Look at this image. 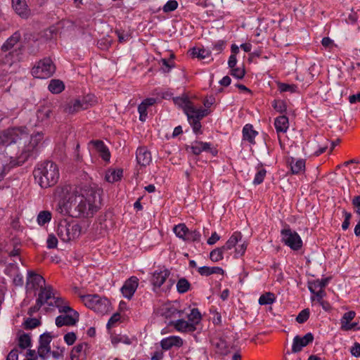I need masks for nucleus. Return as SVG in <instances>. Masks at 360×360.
Masks as SVG:
<instances>
[{
  "label": "nucleus",
  "mask_w": 360,
  "mask_h": 360,
  "mask_svg": "<svg viewBox=\"0 0 360 360\" xmlns=\"http://www.w3.org/2000/svg\"><path fill=\"white\" fill-rule=\"evenodd\" d=\"M350 352L353 356L355 357L360 356V344L358 342H355L354 345L352 347Z\"/></svg>",
  "instance_id": "69168bd1"
},
{
  "label": "nucleus",
  "mask_w": 360,
  "mask_h": 360,
  "mask_svg": "<svg viewBox=\"0 0 360 360\" xmlns=\"http://www.w3.org/2000/svg\"><path fill=\"white\" fill-rule=\"evenodd\" d=\"M266 174V171L265 169L262 167L259 168L255 174V179L253 180V184L255 185H259L262 184Z\"/></svg>",
  "instance_id": "49530a36"
},
{
  "label": "nucleus",
  "mask_w": 360,
  "mask_h": 360,
  "mask_svg": "<svg viewBox=\"0 0 360 360\" xmlns=\"http://www.w3.org/2000/svg\"><path fill=\"white\" fill-rule=\"evenodd\" d=\"M224 46L225 41L224 40H219L214 44L213 49L219 53L224 50Z\"/></svg>",
  "instance_id": "0e129e2a"
},
{
  "label": "nucleus",
  "mask_w": 360,
  "mask_h": 360,
  "mask_svg": "<svg viewBox=\"0 0 360 360\" xmlns=\"http://www.w3.org/2000/svg\"><path fill=\"white\" fill-rule=\"evenodd\" d=\"M275 295L272 292H265L259 298V304L260 305L271 304L275 301Z\"/></svg>",
  "instance_id": "58836bf2"
},
{
  "label": "nucleus",
  "mask_w": 360,
  "mask_h": 360,
  "mask_svg": "<svg viewBox=\"0 0 360 360\" xmlns=\"http://www.w3.org/2000/svg\"><path fill=\"white\" fill-rule=\"evenodd\" d=\"M231 75L237 79H241L244 77L245 75V71L244 68L235 67L231 69Z\"/></svg>",
  "instance_id": "864d4df0"
},
{
  "label": "nucleus",
  "mask_w": 360,
  "mask_h": 360,
  "mask_svg": "<svg viewBox=\"0 0 360 360\" xmlns=\"http://www.w3.org/2000/svg\"><path fill=\"white\" fill-rule=\"evenodd\" d=\"M31 346L30 336L27 333H23L18 338V347L23 352L25 349Z\"/></svg>",
  "instance_id": "72a5a7b5"
},
{
  "label": "nucleus",
  "mask_w": 360,
  "mask_h": 360,
  "mask_svg": "<svg viewBox=\"0 0 360 360\" xmlns=\"http://www.w3.org/2000/svg\"><path fill=\"white\" fill-rule=\"evenodd\" d=\"M222 354L231 360H240L243 357L241 352L236 348H231L222 352Z\"/></svg>",
  "instance_id": "4c0bfd02"
},
{
  "label": "nucleus",
  "mask_w": 360,
  "mask_h": 360,
  "mask_svg": "<svg viewBox=\"0 0 360 360\" xmlns=\"http://www.w3.org/2000/svg\"><path fill=\"white\" fill-rule=\"evenodd\" d=\"M258 134V132L253 129L252 124H247L243 129V140L248 141L251 144H255V138Z\"/></svg>",
  "instance_id": "bb28decb"
},
{
  "label": "nucleus",
  "mask_w": 360,
  "mask_h": 360,
  "mask_svg": "<svg viewBox=\"0 0 360 360\" xmlns=\"http://www.w3.org/2000/svg\"><path fill=\"white\" fill-rule=\"evenodd\" d=\"M190 288L191 284L186 278H181L177 281L176 290L179 293H186L190 290Z\"/></svg>",
  "instance_id": "e433bc0d"
},
{
  "label": "nucleus",
  "mask_w": 360,
  "mask_h": 360,
  "mask_svg": "<svg viewBox=\"0 0 360 360\" xmlns=\"http://www.w3.org/2000/svg\"><path fill=\"white\" fill-rule=\"evenodd\" d=\"M48 89L53 94H60L65 89V84L60 79H51Z\"/></svg>",
  "instance_id": "473e14b6"
},
{
  "label": "nucleus",
  "mask_w": 360,
  "mask_h": 360,
  "mask_svg": "<svg viewBox=\"0 0 360 360\" xmlns=\"http://www.w3.org/2000/svg\"><path fill=\"white\" fill-rule=\"evenodd\" d=\"M41 324L39 320L35 318H28L25 321V328L26 329H33Z\"/></svg>",
  "instance_id": "603ef678"
},
{
  "label": "nucleus",
  "mask_w": 360,
  "mask_h": 360,
  "mask_svg": "<svg viewBox=\"0 0 360 360\" xmlns=\"http://www.w3.org/2000/svg\"><path fill=\"white\" fill-rule=\"evenodd\" d=\"M39 143V141L32 136L30 143L25 146L20 154L17 157L16 165H21L25 163L29 158L32 157L37 150Z\"/></svg>",
  "instance_id": "9b49d317"
},
{
  "label": "nucleus",
  "mask_w": 360,
  "mask_h": 360,
  "mask_svg": "<svg viewBox=\"0 0 360 360\" xmlns=\"http://www.w3.org/2000/svg\"><path fill=\"white\" fill-rule=\"evenodd\" d=\"M52 337L49 333H44L41 335L39 340V347L37 352L34 349H27L24 354L25 360H36L37 356L41 359H46L52 355L54 359H60L63 357V349L57 351H51L50 343Z\"/></svg>",
  "instance_id": "20e7f679"
},
{
  "label": "nucleus",
  "mask_w": 360,
  "mask_h": 360,
  "mask_svg": "<svg viewBox=\"0 0 360 360\" xmlns=\"http://www.w3.org/2000/svg\"><path fill=\"white\" fill-rule=\"evenodd\" d=\"M281 241L292 250L297 251L302 248V240L299 234L292 231L289 226L281 231Z\"/></svg>",
  "instance_id": "1a4fd4ad"
},
{
  "label": "nucleus",
  "mask_w": 360,
  "mask_h": 360,
  "mask_svg": "<svg viewBox=\"0 0 360 360\" xmlns=\"http://www.w3.org/2000/svg\"><path fill=\"white\" fill-rule=\"evenodd\" d=\"M343 214H344L345 219L342 224V229L343 230H347L349 228V224H350V219L352 217V214L345 210L343 211Z\"/></svg>",
  "instance_id": "bf43d9fd"
},
{
  "label": "nucleus",
  "mask_w": 360,
  "mask_h": 360,
  "mask_svg": "<svg viewBox=\"0 0 360 360\" xmlns=\"http://www.w3.org/2000/svg\"><path fill=\"white\" fill-rule=\"evenodd\" d=\"M12 8L20 17L27 19L31 15V11L28 8L25 0H11Z\"/></svg>",
  "instance_id": "f3484780"
},
{
  "label": "nucleus",
  "mask_w": 360,
  "mask_h": 360,
  "mask_svg": "<svg viewBox=\"0 0 360 360\" xmlns=\"http://www.w3.org/2000/svg\"><path fill=\"white\" fill-rule=\"evenodd\" d=\"M47 248L49 249L56 248L58 245V239L54 234L51 233L48 236L46 240Z\"/></svg>",
  "instance_id": "5fc2aeb1"
},
{
  "label": "nucleus",
  "mask_w": 360,
  "mask_h": 360,
  "mask_svg": "<svg viewBox=\"0 0 360 360\" xmlns=\"http://www.w3.org/2000/svg\"><path fill=\"white\" fill-rule=\"evenodd\" d=\"M170 275L167 269L155 270L150 278V283L154 287L160 288Z\"/></svg>",
  "instance_id": "a211bd4d"
},
{
  "label": "nucleus",
  "mask_w": 360,
  "mask_h": 360,
  "mask_svg": "<svg viewBox=\"0 0 360 360\" xmlns=\"http://www.w3.org/2000/svg\"><path fill=\"white\" fill-rule=\"evenodd\" d=\"M56 294V292H54L51 285L44 286L40 289L37 299L41 298L42 304H44L45 303H49L48 300L51 298L53 299Z\"/></svg>",
  "instance_id": "a878e982"
},
{
  "label": "nucleus",
  "mask_w": 360,
  "mask_h": 360,
  "mask_svg": "<svg viewBox=\"0 0 360 360\" xmlns=\"http://www.w3.org/2000/svg\"><path fill=\"white\" fill-rule=\"evenodd\" d=\"M90 143H91L94 148L96 150L98 153H99L100 156L105 161H108L110 158V153L108 148V147L105 145L104 142L101 140H92Z\"/></svg>",
  "instance_id": "4be33fe9"
},
{
  "label": "nucleus",
  "mask_w": 360,
  "mask_h": 360,
  "mask_svg": "<svg viewBox=\"0 0 360 360\" xmlns=\"http://www.w3.org/2000/svg\"><path fill=\"white\" fill-rule=\"evenodd\" d=\"M77 339L76 335L73 332L68 333L64 336V340L68 345H72L75 343Z\"/></svg>",
  "instance_id": "052dcab7"
},
{
  "label": "nucleus",
  "mask_w": 360,
  "mask_h": 360,
  "mask_svg": "<svg viewBox=\"0 0 360 360\" xmlns=\"http://www.w3.org/2000/svg\"><path fill=\"white\" fill-rule=\"evenodd\" d=\"M90 96L83 98H72L65 101L61 105L62 111L68 115H75L82 110H86L91 105V101L89 98Z\"/></svg>",
  "instance_id": "0eeeda50"
},
{
  "label": "nucleus",
  "mask_w": 360,
  "mask_h": 360,
  "mask_svg": "<svg viewBox=\"0 0 360 360\" xmlns=\"http://www.w3.org/2000/svg\"><path fill=\"white\" fill-rule=\"evenodd\" d=\"M51 217L52 214L50 211L43 210L38 214L37 221L39 226H44L51 221Z\"/></svg>",
  "instance_id": "f704fd0d"
},
{
  "label": "nucleus",
  "mask_w": 360,
  "mask_h": 360,
  "mask_svg": "<svg viewBox=\"0 0 360 360\" xmlns=\"http://www.w3.org/2000/svg\"><path fill=\"white\" fill-rule=\"evenodd\" d=\"M191 54L194 58L204 59L210 55V52L205 49L193 48L191 50Z\"/></svg>",
  "instance_id": "37998d69"
},
{
  "label": "nucleus",
  "mask_w": 360,
  "mask_h": 360,
  "mask_svg": "<svg viewBox=\"0 0 360 360\" xmlns=\"http://www.w3.org/2000/svg\"><path fill=\"white\" fill-rule=\"evenodd\" d=\"M122 176V169H109L105 174V179L108 182L114 183L121 180Z\"/></svg>",
  "instance_id": "7c9ffc66"
},
{
  "label": "nucleus",
  "mask_w": 360,
  "mask_h": 360,
  "mask_svg": "<svg viewBox=\"0 0 360 360\" xmlns=\"http://www.w3.org/2000/svg\"><path fill=\"white\" fill-rule=\"evenodd\" d=\"M278 89L281 92H290L295 93L297 91L298 87L296 84H286L283 82H278Z\"/></svg>",
  "instance_id": "79ce46f5"
},
{
  "label": "nucleus",
  "mask_w": 360,
  "mask_h": 360,
  "mask_svg": "<svg viewBox=\"0 0 360 360\" xmlns=\"http://www.w3.org/2000/svg\"><path fill=\"white\" fill-rule=\"evenodd\" d=\"M174 326L178 331L181 332H193L196 330V327L194 326L193 323L184 319L176 321Z\"/></svg>",
  "instance_id": "cd10ccee"
},
{
  "label": "nucleus",
  "mask_w": 360,
  "mask_h": 360,
  "mask_svg": "<svg viewBox=\"0 0 360 360\" xmlns=\"http://www.w3.org/2000/svg\"><path fill=\"white\" fill-rule=\"evenodd\" d=\"M242 239V234L240 232L236 231L234 232L232 236L229 238V239L226 241L225 245H224L222 247V249H224L226 252L234 248L238 241L241 240Z\"/></svg>",
  "instance_id": "2f4dec72"
},
{
  "label": "nucleus",
  "mask_w": 360,
  "mask_h": 360,
  "mask_svg": "<svg viewBox=\"0 0 360 360\" xmlns=\"http://www.w3.org/2000/svg\"><path fill=\"white\" fill-rule=\"evenodd\" d=\"M44 284L45 279L41 275L32 271H28L26 283L27 290H37L39 288L41 289Z\"/></svg>",
  "instance_id": "ddd939ff"
},
{
  "label": "nucleus",
  "mask_w": 360,
  "mask_h": 360,
  "mask_svg": "<svg viewBox=\"0 0 360 360\" xmlns=\"http://www.w3.org/2000/svg\"><path fill=\"white\" fill-rule=\"evenodd\" d=\"M274 126L278 133L286 132L289 127L288 117L285 115H281L276 118Z\"/></svg>",
  "instance_id": "c85d7f7f"
},
{
  "label": "nucleus",
  "mask_w": 360,
  "mask_h": 360,
  "mask_svg": "<svg viewBox=\"0 0 360 360\" xmlns=\"http://www.w3.org/2000/svg\"><path fill=\"white\" fill-rule=\"evenodd\" d=\"M136 160L141 166L148 165L151 160V154L145 147H139L136 150Z\"/></svg>",
  "instance_id": "aec40b11"
},
{
  "label": "nucleus",
  "mask_w": 360,
  "mask_h": 360,
  "mask_svg": "<svg viewBox=\"0 0 360 360\" xmlns=\"http://www.w3.org/2000/svg\"><path fill=\"white\" fill-rule=\"evenodd\" d=\"M178 7V2L176 0H169L163 6V11L165 13H169L176 10Z\"/></svg>",
  "instance_id": "3c124183"
},
{
  "label": "nucleus",
  "mask_w": 360,
  "mask_h": 360,
  "mask_svg": "<svg viewBox=\"0 0 360 360\" xmlns=\"http://www.w3.org/2000/svg\"><path fill=\"white\" fill-rule=\"evenodd\" d=\"M88 349L89 346L86 342H82L72 348L71 351L70 357L72 360L82 356L86 357Z\"/></svg>",
  "instance_id": "393cba45"
},
{
  "label": "nucleus",
  "mask_w": 360,
  "mask_h": 360,
  "mask_svg": "<svg viewBox=\"0 0 360 360\" xmlns=\"http://www.w3.org/2000/svg\"><path fill=\"white\" fill-rule=\"evenodd\" d=\"M355 315L356 313L354 311H349L345 313L341 319L342 328H344L346 326H347L349 322L355 317Z\"/></svg>",
  "instance_id": "a18cd8bd"
},
{
  "label": "nucleus",
  "mask_w": 360,
  "mask_h": 360,
  "mask_svg": "<svg viewBox=\"0 0 360 360\" xmlns=\"http://www.w3.org/2000/svg\"><path fill=\"white\" fill-rule=\"evenodd\" d=\"M80 297L85 306L98 314H104L109 311L110 303L105 297H101L94 294L82 295Z\"/></svg>",
  "instance_id": "423d86ee"
},
{
  "label": "nucleus",
  "mask_w": 360,
  "mask_h": 360,
  "mask_svg": "<svg viewBox=\"0 0 360 360\" xmlns=\"http://www.w3.org/2000/svg\"><path fill=\"white\" fill-rule=\"evenodd\" d=\"M201 234L200 231L197 230L191 231L188 229V231L186 234L184 240L186 241H193V242H199L200 240Z\"/></svg>",
  "instance_id": "c03bdc74"
},
{
  "label": "nucleus",
  "mask_w": 360,
  "mask_h": 360,
  "mask_svg": "<svg viewBox=\"0 0 360 360\" xmlns=\"http://www.w3.org/2000/svg\"><path fill=\"white\" fill-rule=\"evenodd\" d=\"M139 285V279L136 276H131L128 278L121 288L123 296L130 300L136 292Z\"/></svg>",
  "instance_id": "4468645a"
},
{
  "label": "nucleus",
  "mask_w": 360,
  "mask_h": 360,
  "mask_svg": "<svg viewBox=\"0 0 360 360\" xmlns=\"http://www.w3.org/2000/svg\"><path fill=\"white\" fill-rule=\"evenodd\" d=\"M147 107L145 106L143 103H141L138 106V111L139 113V120L141 122H144L146 120L148 113H147Z\"/></svg>",
  "instance_id": "6e6d98bb"
},
{
  "label": "nucleus",
  "mask_w": 360,
  "mask_h": 360,
  "mask_svg": "<svg viewBox=\"0 0 360 360\" xmlns=\"http://www.w3.org/2000/svg\"><path fill=\"white\" fill-rule=\"evenodd\" d=\"M53 302H50L49 303H48V304L49 306L56 307L58 309H60V307H62L64 304H68V302L65 301V300L64 298H63L60 296H57L56 294L53 297Z\"/></svg>",
  "instance_id": "09e8293b"
},
{
  "label": "nucleus",
  "mask_w": 360,
  "mask_h": 360,
  "mask_svg": "<svg viewBox=\"0 0 360 360\" xmlns=\"http://www.w3.org/2000/svg\"><path fill=\"white\" fill-rule=\"evenodd\" d=\"M42 305L43 304L42 302L41 301V298L37 299L35 304L28 309L27 314L30 316H32L34 313L37 312L40 309Z\"/></svg>",
  "instance_id": "13d9d810"
},
{
  "label": "nucleus",
  "mask_w": 360,
  "mask_h": 360,
  "mask_svg": "<svg viewBox=\"0 0 360 360\" xmlns=\"http://www.w3.org/2000/svg\"><path fill=\"white\" fill-rule=\"evenodd\" d=\"M288 162L290 166V170L292 174H299L304 172L305 170L306 162L304 159L290 158Z\"/></svg>",
  "instance_id": "5701e85b"
},
{
  "label": "nucleus",
  "mask_w": 360,
  "mask_h": 360,
  "mask_svg": "<svg viewBox=\"0 0 360 360\" xmlns=\"http://www.w3.org/2000/svg\"><path fill=\"white\" fill-rule=\"evenodd\" d=\"M198 271L201 276H208L211 275V267L207 266H201L198 268Z\"/></svg>",
  "instance_id": "338daca9"
},
{
  "label": "nucleus",
  "mask_w": 360,
  "mask_h": 360,
  "mask_svg": "<svg viewBox=\"0 0 360 360\" xmlns=\"http://www.w3.org/2000/svg\"><path fill=\"white\" fill-rule=\"evenodd\" d=\"M162 70L164 72H169L174 66L173 63L170 64L167 59H162Z\"/></svg>",
  "instance_id": "774afa93"
},
{
  "label": "nucleus",
  "mask_w": 360,
  "mask_h": 360,
  "mask_svg": "<svg viewBox=\"0 0 360 360\" xmlns=\"http://www.w3.org/2000/svg\"><path fill=\"white\" fill-rule=\"evenodd\" d=\"M100 205V193L92 188H82L79 191L69 193L63 202L65 210L75 218L93 217Z\"/></svg>",
  "instance_id": "f257e3e1"
},
{
  "label": "nucleus",
  "mask_w": 360,
  "mask_h": 360,
  "mask_svg": "<svg viewBox=\"0 0 360 360\" xmlns=\"http://www.w3.org/2000/svg\"><path fill=\"white\" fill-rule=\"evenodd\" d=\"M26 127H13L9 128L0 133V146H8L13 143H16L21 136L26 134Z\"/></svg>",
  "instance_id": "9d476101"
},
{
  "label": "nucleus",
  "mask_w": 360,
  "mask_h": 360,
  "mask_svg": "<svg viewBox=\"0 0 360 360\" xmlns=\"http://www.w3.org/2000/svg\"><path fill=\"white\" fill-rule=\"evenodd\" d=\"M20 39V34L15 32L11 37H10L1 46V51L6 52L12 49L15 45Z\"/></svg>",
  "instance_id": "c756f323"
},
{
  "label": "nucleus",
  "mask_w": 360,
  "mask_h": 360,
  "mask_svg": "<svg viewBox=\"0 0 360 360\" xmlns=\"http://www.w3.org/2000/svg\"><path fill=\"white\" fill-rule=\"evenodd\" d=\"M22 352L18 347L13 348L8 354L6 360H18L19 354Z\"/></svg>",
  "instance_id": "4d7b16f0"
},
{
  "label": "nucleus",
  "mask_w": 360,
  "mask_h": 360,
  "mask_svg": "<svg viewBox=\"0 0 360 360\" xmlns=\"http://www.w3.org/2000/svg\"><path fill=\"white\" fill-rule=\"evenodd\" d=\"M191 150L192 153L195 155H200L202 152H210L213 156L217 155V150L216 148H212L211 144L207 142L195 141L193 143L191 146L186 147V150Z\"/></svg>",
  "instance_id": "f8f14e48"
},
{
  "label": "nucleus",
  "mask_w": 360,
  "mask_h": 360,
  "mask_svg": "<svg viewBox=\"0 0 360 360\" xmlns=\"http://www.w3.org/2000/svg\"><path fill=\"white\" fill-rule=\"evenodd\" d=\"M226 251L222 249V247L215 248L214 250H212L210 254V258L212 262H217L220 260H222L224 258V253Z\"/></svg>",
  "instance_id": "a19ab883"
},
{
  "label": "nucleus",
  "mask_w": 360,
  "mask_h": 360,
  "mask_svg": "<svg viewBox=\"0 0 360 360\" xmlns=\"http://www.w3.org/2000/svg\"><path fill=\"white\" fill-rule=\"evenodd\" d=\"M52 115V110L49 106H41L36 112L37 122L36 127H43L49 124V119Z\"/></svg>",
  "instance_id": "2eb2a0df"
},
{
  "label": "nucleus",
  "mask_w": 360,
  "mask_h": 360,
  "mask_svg": "<svg viewBox=\"0 0 360 360\" xmlns=\"http://www.w3.org/2000/svg\"><path fill=\"white\" fill-rule=\"evenodd\" d=\"M314 340V335L311 333H307L303 337L297 335L293 339L292 345V352L294 353L301 351L302 347L307 346L309 343Z\"/></svg>",
  "instance_id": "dca6fc26"
},
{
  "label": "nucleus",
  "mask_w": 360,
  "mask_h": 360,
  "mask_svg": "<svg viewBox=\"0 0 360 360\" xmlns=\"http://www.w3.org/2000/svg\"><path fill=\"white\" fill-rule=\"evenodd\" d=\"M56 71V66L49 58L40 60L31 71L33 77L39 79H47L51 77Z\"/></svg>",
  "instance_id": "6e6552de"
},
{
  "label": "nucleus",
  "mask_w": 360,
  "mask_h": 360,
  "mask_svg": "<svg viewBox=\"0 0 360 360\" xmlns=\"http://www.w3.org/2000/svg\"><path fill=\"white\" fill-rule=\"evenodd\" d=\"M79 321V313L74 311V315H60L56 319V325L60 328L63 326H74Z\"/></svg>",
  "instance_id": "6ab92c4d"
},
{
  "label": "nucleus",
  "mask_w": 360,
  "mask_h": 360,
  "mask_svg": "<svg viewBox=\"0 0 360 360\" xmlns=\"http://www.w3.org/2000/svg\"><path fill=\"white\" fill-rule=\"evenodd\" d=\"M309 314H310L309 309L308 308L304 309L299 313V314L296 317V321L299 323H303L308 320V319L309 317Z\"/></svg>",
  "instance_id": "8fccbe9b"
},
{
  "label": "nucleus",
  "mask_w": 360,
  "mask_h": 360,
  "mask_svg": "<svg viewBox=\"0 0 360 360\" xmlns=\"http://www.w3.org/2000/svg\"><path fill=\"white\" fill-rule=\"evenodd\" d=\"M273 108L278 112L283 113L287 109L286 103L282 100H275L272 104Z\"/></svg>",
  "instance_id": "de8ad7c7"
},
{
  "label": "nucleus",
  "mask_w": 360,
  "mask_h": 360,
  "mask_svg": "<svg viewBox=\"0 0 360 360\" xmlns=\"http://www.w3.org/2000/svg\"><path fill=\"white\" fill-rule=\"evenodd\" d=\"M352 204L356 208V212L360 215V195H356L352 200Z\"/></svg>",
  "instance_id": "e2e57ef3"
},
{
  "label": "nucleus",
  "mask_w": 360,
  "mask_h": 360,
  "mask_svg": "<svg viewBox=\"0 0 360 360\" xmlns=\"http://www.w3.org/2000/svg\"><path fill=\"white\" fill-rule=\"evenodd\" d=\"M35 181L41 188L54 186L59 179V169L52 161H45L37 165L33 171Z\"/></svg>",
  "instance_id": "7ed1b4c3"
},
{
  "label": "nucleus",
  "mask_w": 360,
  "mask_h": 360,
  "mask_svg": "<svg viewBox=\"0 0 360 360\" xmlns=\"http://www.w3.org/2000/svg\"><path fill=\"white\" fill-rule=\"evenodd\" d=\"M188 321L194 324V326L196 327V326L200 323L202 316L199 311V310L197 308H193L191 309V313L188 315Z\"/></svg>",
  "instance_id": "ea45409f"
},
{
  "label": "nucleus",
  "mask_w": 360,
  "mask_h": 360,
  "mask_svg": "<svg viewBox=\"0 0 360 360\" xmlns=\"http://www.w3.org/2000/svg\"><path fill=\"white\" fill-rule=\"evenodd\" d=\"M173 231L177 237L184 240L188 229L184 224H179L174 226Z\"/></svg>",
  "instance_id": "c9c22d12"
},
{
  "label": "nucleus",
  "mask_w": 360,
  "mask_h": 360,
  "mask_svg": "<svg viewBox=\"0 0 360 360\" xmlns=\"http://www.w3.org/2000/svg\"><path fill=\"white\" fill-rule=\"evenodd\" d=\"M213 100H205L203 103L206 108H197L187 98H176L175 102L180 101L184 105L183 108L187 116L188 121L195 134H202L200 120L210 114L209 108L213 104Z\"/></svg>",
  "instance_id": "f03ea898"
},
{
  "label": "nucleus",
  "mask_w": 360,
  "mask_h": 360,
  "mask_svg": "<svg viewBox=\"0 0 360 360\" xmlns=\"http://www.w3.org/2000/svg\"><path fill=\"white\" fill-rule=\"evenodd\" d=\"M160 345L162 349L168 350L172 347H179L183 345V340L179 336L172 335L161 340Z\"/></svg>",
  "instance_id": "412c9836"
},
{
  "label": "nucleus",
  "mask_w": 360,
  "mask_h": 360,
  "mask_svg": "<svg viewBox=\"0 0 360 360\" xmlns=\"http://www.w3.org/2000/svg\"><path fill=\"white\" fill-rule=\"evenodd\" d=\"M82 228L77 223H70L67 219L60 220L57 226L56 233L60 239L68 243L78 238L81 234Z\"/></svg>",
  "instance_id": "39448f33"
},
{
  "label": "nucleus",
  "mask_w": 360,
  "mask_h": 360,
  "mask_svg": "<svg viewBox=\"0 0 360 360\" xmlns=\"http://www.w3.org/2000/svg\"><path fill=\"white\" fill-rule=\"evenodd\" d=\"M330 277L324 278L322 279H316L308 282V288L311 293H315L317 290H324V288L328 284Z\"/></svg>",
  "instance_id": "b1692460"
},
{
  "label": "nucleus",
  "mask_w": 360,
  "mask_h": 360,
  "mask_svg": "<svg viewBox=\"0 0 360 360\" xmlns=\"http://www.w3.org/2000/svg\"><path fill=\"white\" fill-rule=\"evenodd\" d=\"M315 297H311V300L314 301L315 300L319 302H321V301H323V298L326 295V292L325 290H317L315 291V293H313Z\"/></svg>",
  "instance_id": "680f3d73"
}]
</instances>
